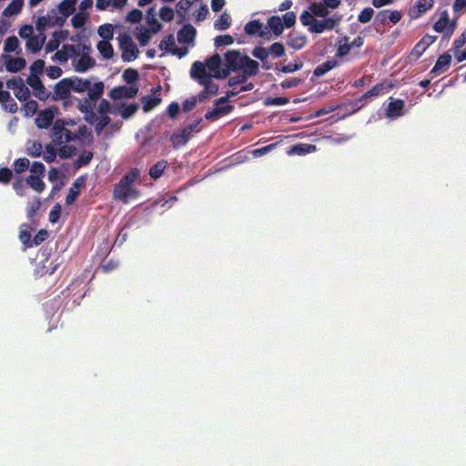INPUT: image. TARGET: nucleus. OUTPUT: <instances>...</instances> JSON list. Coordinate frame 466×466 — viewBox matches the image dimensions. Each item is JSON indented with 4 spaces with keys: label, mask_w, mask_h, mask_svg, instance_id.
Instances as JSON below:
<instances>
[{
    "label": "nucleus",
    "mask_w": 466,
    "mask_h": 466,
    "mask_svg": "<svg viewBox=\"0 0 466 466\" xmlns=\"http://www.w3.org/2000/svg\"><path fill=\"white\" fill-rule=\"evenodd\" d=\"M71 91L76 93H84L87 91V96L83 99H78L77 108L85 115V120L88 124H92L96 120V113L95 107L96 102L102 97L104 94L105 85L102 81L96 82L92 85L90 79H84L79 76H74L67 77Z\"/></svg>",
    "instance_id": "obj_1"
},
{
    "label": "nucleus",
    "mask_w": 466,
    "mask_h": 466,
    "mask_svg": "<svg viewBox=\"0 0 466 466\" xmlns=\"http://www.w3.org/2000/svg\"><path fill=\"white\" fill-rule=\"evenodd\" d=\"M139 170L137 168L131 169L127 173L120 181L114 187V198L127 203L129 198H135L138 193L133 189V183L138 178Z\"/></svg>",
    "instance_id": "obj_2"
},
{
    "label": "nucleus",
    "mask_w": 466,
    "mask_h": 466,
    "mask_svg": "<svg viewBox=\"0 0 466 466\" xmlns=\"http://www.w3.org/2000/svg\"><path fill=\"white\" fill-rule=\"evenodd\" d=\"M190 76L212 94V96L218 93V86L212 81V76L207 72L202 62L196 61L193 63L190 69Z\"/></svg>",
    "instance_id": "obj_3"
},
{
    "label": "nucleus",
    "mask_w": 466,
    "mask_h": 466,
    "mask_svg": "<svg viewBox=\"0 0 466 466\" xmlns=\"http://www.w3.org/2000/svg\"><path fill=\"white\" fill-rule=\"evenodd\" d=\"M39 254L44 258L40 260L34 269L35 275L42 277L45 275H52L56 272L60 263L56 260H50L51 248L43 247L39 250Z\"/></svg>",
    "instance_id": "obj_4"
},
{
    "label": "nucleus",
    "mask_w": 466,
    "mask_h": 466,
    "mask_svg": "<svg viewBox=\"0 0 466 466\" xmlns=\"http://www.w3.org/2000/svg\"><path fill=\"white\" fill-rule=\"evenodd\" d=\"M201 122L202 118L198 117L193 123L187 125L179 131L174 133L170 137L173 147L177 148L186 145L190 139L192 132L199 131L198 127Z\"/></svg>",
    "instance_id": "obj_5"
},
{
    "label": "nucleus",
    "mask_w": 466,
    "mask_h": 466,
    "mask_svg": "<svg viewBox=\"0 0 466 466\" xmlns=\"http://www.w3.org/2000/svg\"><path fill=\"white\" fill-rule=\"evenodd\" d=\"M119 47L122 51V59L125 62H131L139 55V50L136 44L127 34L119 36Z\"/></svg>",
    "instance_id": "obj_6"
},
{
    "label": "nucleus",
    "mask_w": 466,
    "mask_h": 466,
    "mask_svg": "<svg viewBox=\"0 0 466 466\" xmlns=\"http://www.w3.org/2000/svg\"><path fill=\"white\" fill-rule=\"evenodd\" d=\"M52 137L57 144L73 141L76 137L75 134L65 127L64 121L60 119L56 120L53 125Z\"/></svg>",
    "instance_id": "obj_7"
},
{
    "label": "nucleus",
    "mask_w": 466,
    "mask_h": 466,
    "mask_svg": "<svg viewBox=\"0 0 466 466\" xmlns=\"http://www.w3.org/2000/svg\"><path fill=\"white\" fill-rule=\"evenodd\" d=\"M26 84L32 88L33 95L40 101L50 99L51 92L43 84L40 77H27Z\"/></svg>",
    "instance_id": "obj_8"
},
{
    "label": "nucleus",
    "mask_w": 466,
    "mask_h": 466,
    "mask_svg": "<svg viewBox=\"0 0 466 466\" xmlns=\"http://www.w3.org/2000/svg\"><path fill=\"white\" fill-rule=\"evenodd\" d=\"M71 97V87L69 79L65 77L59 80L54 86V92L51 93L52 101L66 100Z\"/></svg>",
    "instance_id": "obj_9"
},
{
    "label": "nucleus",
    "mask_w": 466,
    "mask_h": 466,
    "mask_svg": "<svg viewBox=\"0 0 466 466\" xmlns=\"http://www.w3.org/2000/svg\"><path fill=\"white\" fill-rule=\"evenodd\" d=\"M138 93V86L133 85L130 86H120L114 87L108 94V96L114 100H119L123 98H133Z\"/></svg>",
    "instance_id": "obj_10"
},
{
    "label": "nucleus",
    "mask_w": 466,
    "mask_h": 466,
    "mask_svg": "<svg viewBox=\"0 0 466 466\" xmlns=\"http://www.w3.org/2000/svg\"><path fill=\"white\" fill-rule=\"evenodd\" d=\"M392 87V85L387 81L382 83H379L375 85L370 90L363 94L360 98H358L355 102L356 105L359 103H364L368 98L376 97L380 95L385 94ZM364 104H361L360 107H361Z\"/></svg>",
    "instance_id": "obj_11"
},
{
    "label": "nucleus",
    "mask_w": 466,
    "mask_h": 466,
    "mask_svg": "<svg viewBox=\"0 0 466 466\" xmlns=\"http://www.w3.org/2000/svg\"><path fill=\"white\" fill-rule=\"evenodd\" d=\"M434 0H417L416 3L410 8L409 15L411 19H418L424 13L433 7Z\"/></svg>",
    "instance_id": "obj_12"
},
{
    "label": "nucleus",
    "mask_w": 466,
    "mask_h": 466,
    "mask_svg": "<svg viewBox=\"0 0 466 466\" xmlns=\"http://www.w3.org/2000/svg\"><path fill=\"white\" fill-rule=\"evenodd\" d=\"M226 66L232 72L240 70L244 62V56L238 50H229L225 54Z\"/></svg>",
    "instance_id": "obj_13"
},
{
    "label": "nucleus",
    "mask_w": 466,
    "mask_h": 466,
    "mask_svg": "<svg viewBox=\"0 0 466 466\" xmlns=\"http://www.w3.org/2000/svg\"><path fill=\"white\" fill-rule=\"evenodd\" d=\"M57 108L49 107L40 111L35 118V124L39 128H47L53 123Z\"/></svg>",
    "instance_id": "obj_14"
},
{
    "label": "nucleus",
    "mask_w": 466,
    "mask_h": 466,
    "mask_svg": "<svg viewBox=\"0 0 466 466\" xmlns=\"http://www.w3.org/2000/svg\"><path fill=\"white\" fill-rule=\"evenodd\" d=\"M2 58L5 61V69L10 73H17L26 66V61L23 57H12L7 54H4Z\"/></svg>",
    "instance_id": "obj_15"
},
{
    "label": "nucleus",
    "mask_w": 466,
    "mask_h": 466,
    "mask_svg": "<svg viewBox=\"0 0 466 466\" xmlns=\"http://www.w3.org/2000/svg\"><path fill=\"white\" fill-rule=\"evenodd\" d=\"M390 101L386 108V116L390 119L398 118L404 115L405 102L402 99L390 98Z\"/></svg>",
    "instance_id": "obj_16"
},
{
    "label": "nucleus",
    "mask_w": 466,
    "mask_h": 466,
    "mask_svg": "<svg viewBox=\"0 0 466 466\" xmlns=\"http://www.w3.org/2000/svg\"><path fill=\"white\" fill-rule=\"evenodd\" d=\"M86 186V177L85 176H80L75 179L72 187H70L68 194L66 198V204L67 206H71L75 203L76 198H78L80 192L79 189Z\"/></svg>",
    "instance_id": "obj_17"
},
{
    "label": "nucleus",
    "mask_w": 466,
    "mask_h": 466,
    "mask_svg": "<svg viewBox=\"0 0 466 466\" xmlns=\"http://www.w3.org/2000/svg\"><path fill=\"white\" fill-rule=\"evenodd\" d=\"M324 20H315V24L311 25V27L309 28V30L311 33H317L320 34L324 32L325 30H332L337 21L332 17H324Z\"/></svg>",
    "instance_id": "obj_18"
},
{
    "label": "nucleus",
    "mask_w": 466,
    "mask_h": 466,
    "mask_svg": "<svg viewBox=\"0 0 466 466\" xmlns=\"http://www.w3.org/2000/svg\"><path fill=\"white\" fill-rule=\"evenodd\" d=\"M306 44L307 36L305 35L294 31L288 35L287 45L289 47L295 50H300L306 46Z\"/></svg>",
    "instance_id": "obj_19"
},
{
    "label": "nucleus",
    "mask_w": 466,
    "mask_h": 466,
    "mask_svg": "<svg viewBox=\"0 0 466 466\" xmlns=\"http://www.w3.org/2000/svg\"><path fill=\"white\" fill-rule=\"evenodd\" d=\"M197 31L195 27L189 24L185 25L177 32V40L179 43L190 44L194 42Z\"/></svg>",
    "instance_id": "obj_20"
},
{
    "label": "nucleus",
    "mask_w": 466,
    "mask_h": 466,
    "mask_svg": "<svg viewBox=\"0 0 466 466\" xmlns=\"http://www.w3.org/2000/svg\"><path fill=\"white\" fill-rule=\"evenodd\" d=\"M451 61V56L448 53H445L441 56H440L433 66V68L431 70L430 74L432 76H438L441 73L445 72Z\"/></svg>",
    "instance_id": "obj_21"
},
{
    "label": "nucleus",
    "mask_w": 466,
    "mask_h": 466,
    "mask_svg": "<svg viewBox=\"0 0 466 466\" xmlns=\"http://www.w3.org/2000/svg\"><path fill=\"white\" fill-rule=\"evenodd\" d=\"M0 104L3 108L9 113H16L18 110V106L16 102L11 96L8 91H2L0 93Z\"/></svg>",
    "instance_id": "obj_22"
},
{
    "label": "nucleus",
    "mask_w": 466,
    "mask_h": 466,
    "mask_svg": "<svg viewBox=\"0 0 466 466\" xmlns=\"http://www.w3.org/2000/svg\"><path fill=\"white\" fill-rule=\"evenodd\" d=\"M111 112V104L105 98H102L97 106V113L100 115L98 120H100L106 127H107L111 121L108 113Z\"/></svg>",
    "instance_id": "obj_23"
},
{
    "label": "nucleus",
    "mask_w": 466,
    "mask_h": 466,
    "mask_svg": "<svg viewBox=\"0 0 466 466\" xmlns=\"http://www.w3.org/2000/svg\"><path fill=\"white\" fill-rule=\"evenodd\" d=\"M259 65L257 61L251 59L248 56H244V62L240 70L245 74L248 77L257 76L258 73Z\"/></svg>",
    "instance_id": "obj_24"
},
{
    "label": "nucleus",
    "mask_w": 466,
    "mask_h": 466,
    "mask_svg": "<svg viewBox=\"0 0 466 466\" xmlns=\"http://www.w3.org/2000/svg\"><path fill=\"white\" fill-rule=\"evenodd\" d=\"M139 105L136 102L131 104L121 103L117 106V113L124 118L128 119L138 110Z\"/></svg>",
    "instance_id": "obj_25"
},
{
    "label": "nucleus",
    "mask_w": 466,
    "mask_h": 466,
    "mask_svg": "<svg viewBox=\"0 0 466 466\" xmlns=\"http://www.w3.org/2000/svg\"><path fill=\"white\" fill-rule=\"evenodd\" d=\"M46 36L45 34L38 35H32L26 41V49L32 51L33 53H37L41 50L42 46L46 42Z\"/></svg>",
    "instance_id": "obj_26"
},
{
    "label": "nucleus",
    "mask_w": 466,
    "mask_h": 466,
    "mask_svg": "<svg viewBox=\"0 0 466 466\" xmlns=\"http://www.w3.org/2000/svg\"><path fill=\"white\" fill-rule=\"evenodd\" d=\"M96 60L87 54H83L78 59L75 70L79 73L86 72L88 69L94 67Z\"/></svg>",
    "instance_id": "obj_27"
},
{
    "label": "nucleus",
    "mask_w": 466,
    "mask_h": 466,
    "mask_svg": "<svg viewBox=\"0 0 466 466\" xmlns=\"http://www.w3.org/2000/svg\"><path fill=\"white\" fill-rule=\"evenodd\" d=\"M234 106L231 105H226L223 106H218L205 114L207 120L218 119L222 116L229 114L233 110Z\"/></svg>",
    "instance_id": "obj_28"
},
{
    "label": "nucleus",
    "mask_w": 466,
    "mask_h": 466,
    "mask_svg": "<svg viewBox=\"0 0 466 466\" xmlns=\"http://www.w3.org/2000/svg\"><path fill=\"white\" fill-rule=\"evenodd\" d=\"M262 26L263 25L259 20H251L245 25L244 30L248 35H258L264 36L266 33L262 30Z\"/></svg>",
    "instance_id": "obj_29"
},
{
    "label": "nucleus",
    "mask_w": 466,
    "mask_h": 466,
    "mask_svg": "<svg viewBox=\"0 0 466 466\" xmlns=\"http://www.w3.org/2000/svg\"><path fill=\"white\" fill-rule=\"evenodd\" d=\"M315 149H316V147L314 145L299 143V144L293 145L287 151V153L289 156L290 155L302 156V155L311 153V152L315 151Z\"/></svg>",
    "instance_id": "obj_30"
},
{
    "label": "nucleus",
    "mask_w": 466,
    "mask_h": 466,
    "mask_svg": "<svg viewBox=\"0 0 466 466\" xmlns=\"http://www.w3.org/2000/svg\"><path fill=\"white\" fill-rule=\"evenodd\" d=\"M339 66V62L336 59H329L326 62L319 65L313 71V75L317 77L322 76L331 69L337 67Z\"/></svg>",
    "instance_id": "obj_31"
},
{
    "label": "nucleus",
    "mask_w": 466,
    "mask_h": 466,
    "mask_svg": "<svg viewBox=\"0 0 466 466\" xmlns=\"http://www.w3.org/2000/svg\"><path fill=\"white\" fill-rule=\"evenodd\" d=\"M268 27L273 32L275 36H279L283 30H284V25L282 23V20L278 15H272L268 19Z\"/></svg>",
    "instance_id": "obj_32"
},
{
    "label": "nucleus",
    "mask_w": 466,
    "mask_h": 466,
    "mask_svg": "<svg viewBox=\"0 0 466 466\" xmlns=\"http://www.w3.org/2000/svg\"><path fill=\"white\" fill-rule=\"evenodd\" d=\"M42 177L29 175L25 180V185H28L32 189L36 191L37 193H42L45 189V182L42 179Z\"/></svg>",
    "instance_id": "obj_33"
},
{
    "label": "nucleus",
    "mask_w": 466,
    "mask_h": 466,
    "mask_svg": "<svg viewBox=\"0 0 466 466\" xmlns=\"http://www.w3.org/2000/svg\"><path fill=\"white\" fill-rule=\"evenodd\" d=\"M31 229L32 228H30V226L26 225V224H23L21 227V229L19 232V239L24 245V250L33 247V243H32V239H31L32 237H31V232H30Z\"/></svg>",
    "instance_id": "obj_34"
},
{
    "label": "nucleus",
    "mask_w": 466,
    "mask_h": 466,
    "mask_svg": "<svg viewBox=\"0 0 466 466\" xmlns=\"http://www.w3.org/2000/svg\"><path fill=\"white\" fill-rule=\"evenodd\" d=\"M24 6V0H12L10 4L4 9L5 16H12L18 15Z\"/></svg>",
    "instance_id": "obj_35"
},
{
    "label": "nucleus",
    "mask_w": 466,
    "mask_h": 466,
    "mask_svg": "<svg viewBox=\"0 0 466 466\" xmlns=\"http://www.w3.org/2000/svg\"><path fill=\"white\" fill-rule=\"evenodd\" d=\"M437 13L439 14L440 17L438 21H436L433 25V29L438 33H442L449 24V14L447 10H438Z\"/></svg>",
    "instance_id": "obj_36"
},
{
    "label": "nucleus",
    "mask_w": 466,
    "mask_h": 466,
    "mask_svg": "<svg viewBox=\"0 0 466 466\" xmlns=\"http://www.w3.org/2000/svg\"><path fill=\"white\" fill-rule=\"evenodd\" d=\"M76 3L77 0H63L58 5V11L64 17H68L74 13Z\"/></svg>",
    "instance_id": "obj_37"
},
{
    "label": "nucleus",
    "mask_w": 466,
    "mask_h": 466,
    "mask_svg": "<svg viewBox=\"0 0 466 466\" xmlns=\"http://www.w3.org/2000/svg\"><path fill=\"white\" fill-rule=\"evenodd\" d=\"M141 102L143 110L145 112H148L161 103V98L153 96L151 95H147L142 96Z\"/></svg>",
    "instance_id": "obj_38"
},
{
    "label": "nucleus",
    "mask_w": 466,
    "mask_h": 466,
    "mask_svg": "<svg viewBox=\"0 0 466 466\" xmlns=\"http://www.w3.org/2000/svg\"><path fill=\"white\" fill-rule=\"evenodd\" d=\"M26 154L33 157H37L42 155L43 146L40 142L35 140H28L25 148Z\"/></svg>",
    "instance_id": "obj_39"
},
{
    "label": "nucleus",
    "mask_w": 466,
    "mask_h": 466,
    "mask_svg": "<svg viewBox=\"0 0 466 466\" xmlns=\"http://www.w3.org/2000/svg\"><path fill=\"white\" fill-rule=\"evenodd\" d=\"M203 65L205 66V69L208 68L210 72L216 74L219 70L221 65V57L218 53H216L215 55L207 58L205 64Z\"/></svg>",
    "instance_id": "obj_40"
},
{
    "label": "nucleus",
    "mask_w": 466,
    "mask_h": 466,
    "mask_svg": "<svg viewBox=\"0 0 466 466\" xmlns=\"http://www.w3.org/2000/svg\"><path fill=\"white\" fill-rule=\"evenodd\" d=\"M53 36L54 38L50 39L46 45L45 49L46 53H51L57 50L60 45V40L65 38L62 31H56L53 34Z\"/></svg>",
    "instance_id": "obj_41"
},
{
    "label": "nucleus",
    "mask_w": 466,
    "mask_h": 466,
    "mask_svg": "<svg viewBox=\"0 0 466 466\" xmlns=\"http://www.w3.org/2000/svg\"><path fill=\"white\" fill-rule=\"evenodd\" d=\"M96 47L104 58L110 59L113 57L114 48L109 41H99Z\"/></svg>",
    "instance_id": "obj_42"
},
{
    "label": "nucleus",
    "mask_w": 466,
    "mask_h": 466,
    "mask_svg": "<svg viewBox=\"0 0 466 466\" xmlns=\"http://www.w3.org/2000/svg\"><path fill=\"white\" fill-rule=\"evenodd\" d=\"M167 166V160H160L158 162H157L156 164H154L150 169H149V176L153 178V179H157L159 178L164 170L166 169Z\"/></svg>",
    "instance_id": "obj_43"
},
{
    "label": "nucleus",
    "mask_w": 466,
    "mask_h": 466,
    "mask_svg": "<svg viewBox=\"0 0 466 466\" xmlns=\"http://www.w3.org/2000/svg\"><path fill=\"white\" fill-rule=\"evenodd\" d=\"M231 25V17L228 14L223 13L215 21L214 27L217 30H226Z\"/></svg>",
    "instance_id": "obj_44"
},
{
    "label": "nucleus",
    "mask_w": 466,
    "mask_h": 466,
    "mask_svg": "<svg viewBox=\"0 0 466 466\" xmlns=\"http://www.w3.org/2000/svg\"><path fill=\"white\" fill-rule=\"evenodd\" d=\"M97 33L103 38L102 41H109L114 35L113 25L111 24H104L98 27Z\"/></svg>",
    "instance_id": "obj_45"
},
{
    "label": "nucleus",
    "mask_w": 466,
    "mask_h": 466,
    "mask_svg": "<svg viewBox=\"0 0 466 466\" xmlns=\"http://www.w3.org/2000/svg\"><path fill=\"white\" fill-rule=\"evenodd\" d=\"M309 8L313 15L316 16L327 17L329 15V11L324 3H312Z\"/></svg>",
    "instance_id": "obj_46"
},
{
    "label": "nucleus",
    "mask_w": 466,
    "mask_h": 466,
    "mask_svg": "<svg viewBox=\"0 0 466 466\" xmlns=\"http://www.w3.org/2000/svg\"><path fill=\"white\" fill-rule=\"evenodd\" d=\"M45 61L42 59H37L33 62L30 66V75L28 77H39L45 69Z\"/></svg>",
    "instance_id": "obj_47"
},
{
    "label": "nucleus",
    "mask_w": 466,
    "mask_h": 466,
    "mask_svg": "<svg viewBox=\"0 0 466 466\" xmlns=\"http://www.w3.org/2000/svg\"><path fill=\"white\" fill-rule=\"evenodd\" d=\"M19 47V40L16 36L12 35L8 36L4 45V51L5 53H12L16 51V49Z\"/></svg>",
    "instance_id": "obj_48"
},
{
    "label": "nucleus",
    "mask_w": 466,
    "mask_h": 466,
    "mask_svg": "<svg viewBox=\"0 0 466 466\" xmlns=\"http://www.w3.org/2000/svg\"><path fill=\"white\" fill-rule=\"evenodd\" d=\"M269 55H271L274 58L281 57L285 55V47L284 46L279 42L273 43L268 48Z\"/></svg>",
    "instance_id": "obj_49"
},
{
    "label": "nucleus",
    "mask_w": 466,
    "mask_h": 466,
    "mask_svg": "<svg viewBox=\"0 0 466 466\" xmlns=\"http://www.w3.org/2000/svg\"><path fill=\"white\" fill-rule=\"evenodd\" d=\"M138 71L134 68H127L123 73V79L127 84H134L138 79Z\"/></svg>",
    "instance_id": "obj_50"
},
{
    "label": "nucleus",
    "mask_w": 466,
    "mask_h": 466,
    "mask_svg": "<svg viewBox=\"0 0 466 466\" xmlns=\"http://www.w3.org/2000/svg\"><path fill=\"white\" fill-rule=\"evenodd\" d=\"M176 47L175 38L173 35H168L166 38H164L159 44V49L164 50L167 53Z\"/></svg>",
    "instance_id": "obj_51"
},
{
    "label": "nucleus",
    "mask_w": 466,
    "mask_h": 466,
    "mask_svg": "<svg viewBox=\"0 0 466 466\" xmlns=\"http://www.w3.org/2000/svg\"><path fill=\"white\" fill-rule=\"evenodd\" d=\"M152 34L154 33L151 32L150 29L141 27L137 36L140 46H145L146 45H147L148 42L150 41Z\"/></svg>",
    "instance_id": "obj_52"
},
{
    "label": "nucleus",
    "mask_w": 466,
    "mask_h": 466,
    "mask_svg": "<svg viewBox=\"0 0 466 466\" xmlns=\"http://www.w3.org/2000/svg\"><path fill=\"white\" fill-rule=\"evenodd\" d=\"M303 66V63L302 62H295V63H289L286 66H283L282 67H279L278 66H275V70H279L282 73H293L295 71H298L299 69H301Z\"/></svg>",
    "instance_id": "obj_53"
},
{
    "label": "nucleus",
    "mask_w": 466,
    "mask_h": 466,
    "mask_svg": "<svg viewBox=\"0 0 466 466\" xmlns=\"http://www.w3.org/2000/svg\"><path fill=\"white\" fill-rule=\"evenodd\" d=\"M13 166H14L15 171L17 174H20V173H23L24 171H25L29 167L30 162L27 158L21 157V158L15 160Z\"/></svg>",
    "instance_id": "obj_54"
},
{
    "label": "nucleus",
    "mask_w": 466,
    "mask_h": 466,
    "mask_svg": "<svg viewBox=\"0 0 466 466\" xmlns=\"http://www.w3.org/2000/svg\"><path fill=\"white\" fill-rule=\"evenodd\" d=\"M25 104H24V111H25V116H33L36 111H37V108H38V105L36 103V101L35 100H26V101H24Z\"/></svg>",
    "instance_id": "obj_55"
},
{
    "label": "nucleus",
    "mask_w": 466,
    "mask_h": 466,
    "mask_svg": "<svg viewBox=\"0 0 466 466\" xmlns=\"http://www.w3.org/2000/svg\"><path fill=\"white\" fill-rule=\"evenodd\" d=\"M55 22H48L46 16H39L35 22V28L40 33L39 35L44 34L46 30L47 26H54Z\"/></svg>",
    "instance_id": "obj_56"
},
{
    "label": "nucleus",
    "mask_w": 466,
    "mask_h": 466,
    "mask_svg": "<svg viewBox=\"0 0 466 466\" xmlns=\"http://www.w3.org/2000/svg\"><path fill=\"white\" fill-rule=\"evenodd\" d=\"M191 5H192L191 0H179L177 4V15L180 17L184 18L186 13L187 12V10L190 8Z\"/></svg>",
    "instance_id": "obj_57"
},
{
    "label": "nucleus",
    "mask_w": 466,
    "mask_h": 466,
    "mask_svg": "<svg viewBox=\"0 0 466 466\" xmlns=\"http://www.w3.org/2000/svg\"><path fill=\"white\" fill-rule=\"evenodd\" d=\"M234 43V38L232 35H218L216 38H215V46L216 47H220L222 46H230Z\"/></svg>",
    "instance_id": "obj_58"
},
{
    "label": "nucleus",
    "mask_w": 466,
    "mask_h": 466,
    "mask_svg": "<svg viewBox=\"0 0 466 466\" xmlns=\"http://www.w3.org/2000/svg\"><path fill=\"white\" fill-rule=\"evenodd\" d=\"M374 15V10L371 7L364 8L358 15V21L361 24L369 23Z\"/></svg>",
    "instance_id": "obj_59"
},
{
    "label": "nucleus",
    "mask_w": 466,
    "mask_h": 466,
    "mask_svg": "<svg viewBox=\"0 0 466 466\" xmlns=\"http://www.w3.org/2000/svg\"><path fill=\"white\" fill-rule=\"evenodd\" d=\"M289 102V99L285 96L268 97L264 101L265 106H284Z\"/></svg>",
    "instance_id": "obj_60"
},
{
    "label": "nucleus",
    "mask_w": 466,
    "mask_h": 466,
    "mask_svg": "<svg viewBox=\"0 0 466 466\" xmlns=\"http://www.w3.org/2000/svg\"><path fill=\"white\" fill-rule=\"evenodd\" d=\"M56 149L51 144L46 145L45 152L43 154V157L46 162L52 163L55 161L56 157Z\"/></svg>",
    "instance_id": "obj_61"
},
{
    "label": "nucleus",
    "mask_w": 466,
    "mask_h": 466,
    "mask_svg": "<svg viewBox=\"0 0 466 466\" xmlns=\"http://www.w3.org/2000/svg\"><path fill=\"white\" fill-rule=\"evenodd\" d=\"M86 21V15L83 13H77L71 18V24L74 28L79 29L84 26Z\"/></svg>",
    "instance_id": "obj_62"
},
{
    "label": "nucleus",
    "mask_w": 466,
    "mask_h": 466,
    "mask_svg": "<svg viewBox=\"0 0 466 466\" xmlns=\"http://www.w3.org/2000/svg\"><path fill=\"white\" fill-rule=\"evenodd\" d=\"M31 175L44 177L46 172V167L42 162L35 161L30 167Z\"/></svg>",
    "instance_id": "obj_63"
},
{
    "label": "nucleus",
    "mask_w": 466,
    "mask_h": 466,
    "mask_svg": "<svg viewBox=\"0 0 466 466\" xmlns=\"http://www.w3.org/2000/svg\"><path fill=\"white\" fill-rule=\"evenodd\" d=\"M252 55L253 56L263 62L268 58L269 52L267 48L263 46H256L252 51Z\"/></svg>",
    "instance_id": "obj_64"
}]
</instances>
